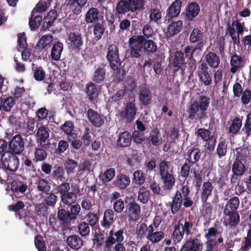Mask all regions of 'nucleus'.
<instances>
[{"instance_id": "33", "label": "nucleus", "mask_w": 251, "mask_h": 251, "mask_svg": "<svg viewBox=\"0 0 251 251\" xmlns=\"http://www.w3.org/2000/svg\"><path fill=\"white\" fill-rule=\"evenodd\" d=\"M213 186L211 182H204L202 185L201 193V199L202 202L207 201L208 198L212 195Z\"/></svg>"}, {"instance_id": "9", "label": "nucleus", "mask_w": 251, "mask_h": 251, "mask_svg": "<svg viewBox=\"0 0 251 251\" xmlns=\"http://www.w3.org/2000/svg\"><path fill=\"white\" fill-rule=\"evenodd\" d=\"M139 101L143 106H149L152 103V95L150 88L146 84L140 87L139 92Z\"/></svg>"}, {"instance_id": "44", "label": "nucleus", "mask_w": 251, "mask_h": 251, "mask_svg": "<svg viewBox=\"0 0 251 251\" xmlns=\"http://www.w3.org/2000/svg\"><path fill=\"white\" fill-rule=\"evenodd\" d=\"M53 36L51 34L45 35L42 36L37 44V47L39 50H43L47 47L51 46V43L53 42Z\"/></svg>"}, {"instance_id": "46", "label": "nucleus", "mask_w": 251, "mask_h": 251, "mask_svg": "<svg viewBox=\"0 0 251 251\" xmlns=\"http://www.w3.org/2000/svg\"><path fill=\"white\" fill-rule=\"evenodd\" d=\"M31 69L33 72V77L36 81H42L45 79L46 73L42 67L32 63Z\"/></svg>"}, {"instance_id": "5", "label": "nucleus", "mask_w": 251, "mask_h": 251, "mask_svg": "<svg viewBox=\"0 0 251 251\" xmlns=\"http://www.w3.org/2000/svg\"><path fill=\"white\" fill-rule=\"evenodd\" d=\"M137 112V107L135 100L126 103L125 108L120 112V116L123 120H126L127 123L131 122L135 118Z\"/></svg>"}, {"instance_id": "17", "label": "nucleus", "mask_w": 251, "mask_h": 251, "mask_svg": "<svg viewBox=\"0 0 251 251\" xmlns=\"http://www.w3.org/2000/svg\"><path fill=\"white\" fill-rule=\"evenodd\" d=\"M201 156V152L199 148L192 147L186 153V160L192 165L197 166V163L200 160Z\"/></svg>"}, {"instance_id": "29", "label": "nucleus", "mask_w": 251, "mask_h": 251, "mask_svg": "<svg viewBox=\"0 0 251 251\" xmlns=\"http://www.w3.org/2000/svg\"><path fill=\"white\" fill-rule=\"evenodd\" d=\"M190 251H202V244L197 236H190L185 241Z\"/></svg>"}, {"instance_id": "38", "label": "nucleus", "mask_w": 251, "mask_h": 251, "mask_svg": "<svg viewBox=\"0 0 251 251\" xmlns=\"http://www.w3.org/2000/svg\"><path fill=\"white\" fill-rule=\"evenodd\" d=\"M204 45H196L193 48L191 46H187L184 49V51L186 56L190 55L195 58L198 57L202 51Z\"/></svg>"}, {"instance_id": "64", "label": "nucleus", "mask_w": 251, "mask_h": 251, "mask_svg": "<svg viewBox=\"0 0 251 251\" xmlns=\"http://www.w3.org/2000/svg\"><path fill=\"white\" fill-rule=\"evenodd\" d=\"M230 214L226 215L228 218V224L230 227L236 226L240 221V216L237 212H230Z\"/></svg>"}, {"instance_id": "7", "label": "nucleus", "mask_w": 251, "mask_h": 251, "mask_svg": "<svg viewBox=\"0 0 251 251\" xmlns=\"http://www.w3.org/2000/svg\"><path fill=\"white\" fill-rule=\"evenodd\" d=\"M86 115L91 124L96 128L100 127L104 124V117L91 108L88 109Z\"/></svg>"}, {"instance_id": "50", "label": "nucleus", "mask_w": 251, "mask_h": 251, "mask_svg": "<svg viewBox=\"0 0 251 251\" xmlns=\"http://www.w3.org/2000/svg\"><path fill=\"white\" fill-rule=\"evenodd\" d=\"M115 175V170L113 168L107 169L103 174L100 176V179L102 184H106V183L113 179Z\"/></svg>"}, {"instance_id": "52", "label": "nucleus", "mask_w": 251, "mask_h": 251, "mask_svg": "<svg viewBox=\"0 0 251 251\" xmlns=\"http://www.w3.org/2000/svg\"><path fill=\"white\" fill-rule=\"evenodd\" d=\"M86 222L80 221L77 225L78 232L81 237H86L90 234V227Z\"/></svg>"}, {"instance_id": "47", "label": "nucleus", "mask_w": 251, "mask_h": 251, "mask_svg": "<svg viewBox=\"0 0 251 251\" xmlns=\"http://www.w3.org/2000/svg\"><path fill=\"white\" fill-rule=\"evenodd\" d=\"M57 16V13L55 10H50L47 16L45 17V22L43 23V28L45 30L48 29L52 25Z\"/></svg>"}, {"instance_id": "23", "label": "nucleus", "mask_w": 251, "mask_h": 251, "mask_svg": "<svg viewBox=\"0 0 251 251\" xmlns=\"http://www.w3.org/2000/svg\"><path fill=\"white\" fill-rule=\"evenodd\" d=\"M189 42L191 44L196 45H204L205 42L203 40V32L199 28H194L190 33L189 36Z\"/></svg>"}, {"instance_id": "37", "label": "nucleus", "mask_w": 251, "mask_h": 251, "mask_svg": "<svg viewBox=\"0 0 251 251\" xmlns=\"http://www.w3.org/2000/svg\"><path fill=\"white\" fill-rule=\"evenodd\" d=\"M85 19L87 23H96L101 20V18H100L98 9L94 7L89 9L85 15Z\"/></svg>"}, {"instance_id": "43", "label": "nucleus", "mask_w": 251, "mask_h": 251, "mask_svg": "<svg viewBox=\"0 0 251 251\" xmlns=\"http://www.w3.org/2000/svg\"><path fill=\"white\" fill-rule=\"evenodd\" d=\"M174 173L173 167H171V163L165 160H160L158 164V173L159 176L166 175V174Z\"/></svg>"}, {"instance_id": "42", "label": "nucleus", "mask_w": 251, "mask_h": 251, "mask_svg": "<svg viewBox=\"0 0 251 251\" xmlns=\"http://www.w3.org/2000/svg\"><path fill=\"white\" fill-rule=\"evenodd\" d=\"M185 64L184 53L181 51H176L175 53L174 58L173 60L172 65L176 71L179 70L181 66Z\"/></svg>"}, {"instance_id": "1", "label": "nucleus", "mask_w": 251, "mask_h": 251, "mask_svg": "<svg viewBox=\"0 0 251 251\" xmlns=\"http://www.w3.org/2000/svg\"><path fill=\"white\" fill-rule=\"evenodd\" d=\"M210 103V98L204 96H200L198 100L194 101L187 108L186 112L187 119L195 121L204 120L206 117V111Z\"/></svg>"}, {"instance_id": "16", "label": "nucleus", "mask_w": 251, "mask_h": 251, "mask_svg": "<svg viewBox=\"0 0 251 251\" xmlns=\"http://www.w3.org/2000/svg\"><path fill=\"white\" fill-rule=\"evenodd\" d=\"M205 64L211 68L216 69L220 64V56L215 52L208 51L204 57Z\"/></svg>"}, {"instance_id": "11", "label": "nucleus", "mask_w": 251, "mask_h": 251, "mask_svg": "<svg viewBox=\"0 0 251 251\" xmlns=\"http://www.w3.org/2000/svg\"><path fill=\"white\" fill-rule=\"evenodd\" d=\"M105 67L106 64L104 63L95 66L92 77V80L94 83L96 84L102 83L106 80V71Z\"/></svg>"}, {"instance_id": "34", "label": "nucleus", "mask_w": 251, "mask_h": 251, "mask_svg": "<svg viewBox=\"0 0 251 251\" xmlns=\"http://www.w3.org/2000/svg\"><path fill=\"white\" fill-rule=\"evenodd\" d=\"M240 153H237V156L235 159V161L232 165V172L234 173V175L239 176H242L246 171V167L240 160Z\"/></svg>"}, {"instance_id": "63", "label": "nucleus", "mask_w": 251, "mask_h": 251, "mask_svg": "<svg viewBox=\"0 0 251 251\" xmlns=\"http://www.w3.org/2000/svg\"><path fill=\"white\" fill-rule=\"evenodd\" d=\"M86 223L91 227L95 226L99 223V217L97 214L89 212L85 216Z\"/></svg>"}, {"instance_id": "62", "label": "nucleus", "mask_w": 251, "mask_h": 251, "mask_svg": "<svg viewBox=\"0 0 251 251\" xmlns=\"http://www.w3.org/2000/svg\"><path fill=\"white\" fill-rule=\"evenodd\" d=\"M34 244L38 251H46L47 247L45 241L41 235L38 234L35 236L34 239Z\"/></svg>"}, {"instance_id": "56", "label": "nucleus", "mask_w": 251, "mask_h": 251, "mask_svg": "<svg viewBox=\"0 0 251 251\" xmlns=\"http://www.w3.org/2000/svg\"><path fill=\"white\" fill-rule=\"evenodd\" d=\"M78 166V162L75 160L68 158L64 163L65 171L68 175L75 173L76 168Z\"/></svg>"}, {"instance_id": "19", "label": "nucleus", "mask_w": 251, "mask_h": 251, "mask_svg": "<svg viewBox=\"0 0 251 251\" xmlns=\"http://www.w3.org/2000/svg\"><path fill=\"white\" fill-rule=\"evenodd\" d=\"M138 41L143 45L144 50L147 52L148 55L156 51L157 46L153 40L145 39L144 36H138Z\"/></svg>"}, {"instance_id": "48", "label": "nucleus", "mask_w": 251, "mask_h": 251, "mask_svg": "<svg viewBox=\"0 0 251 251\" xmlns=\"http://www.w3.org/2000/svg\"><path fill=\"white\" fill-rule=\"evenodd\" d=\"M126 1L131 9V12H134L143 9L146 0H126Z\"/></svg>"}, {"instance_id": "25", "label": "nucleus", "mask_w": 251, "mask_h": 251, "mask_svg": "<svg viewBox=\"0 0 251 251\" xmlns=\"http://www.w3.org/2000/svg\"><path fill=\"white\" fill-rule=\"evenodd\" d=\"M52 180L58 182H65L67 178L65 175V169L62 166L54 167L50 174Z\"/></svg>"}, {"instance_id": "26", "label": "nucleus", "mask_w": 251, "mask_h": 251, "mask_svg": "<svg viewBox=\"0 0 251 251\" xmlns=\"http://www.w3.org/2000/svg\"><path fill=\"white\" fill-rule=\"evenodd\" d=\"M183 27V22L181 20L173 22L167 27L166 36L171 37L177 34L180 32Z\"/></svg>"}, {"instance_id": "59", "label": "nucleus", "mask_w": 251, "mask_h": 251, "mask_svg": "<svg viewBox=\"0 0 251 251\" xmlns=\"http://www.w3.org/2000/svg\"><path fill=\"white\" fill-rule=\"evenodd\" d=\"M242 125V120L239 118H235L229 127V132L233 134H237L240 129Z\"/></svg>"}, {"instance_id": "6", "label": "nucleus", "mask_w": 251, "mask_h": 251, "mask_svg": "<svg viewBox=\"0 0 251 251\" xmlns=\"http://www.w3.org/2000/svg\"><path fill=\"white\" fill-rule=\"evenodd\" d=\"M8 145L11 152L15 154H20L24 150V138L20 134H16L12 138Z\"/></svg>"}, {"instance_id": "31", "label": "nucleus", "mask_w": 251, "mask_h": 251, "mask_svg": "<svg viewBox=\"0 0 251 251\" xmlns=\"http://www.w3.org/2000/svg\"><path fill=\"white\" fill-rule=\"evenodd\" d=\"M114 221V212L111 209H106L104 213L103 220L101 222V226L105 229L109 228Z\"/></svg>"}, {"instance_id": "13", "label": "nucleus", "mask_w": 251, "mask_h": 251, "mask_svg": "<svg viewBox=\"0 0 251 251\" xmlns=\"http://www.w3.org/2000/svg\"><path fill=\"white\" fill-rule=\"evenodd\" d=\"M27 188L26 179L22 176L11 182V189L13 193L23 194L26 191Z\"/></svg>"}, {"instance_id": "58", "label": "nucleus", "mask_w": 251, "mask_h": 251, "mask_svg": "<svg viewBox=\"0 0 251 251\" xmlns=\"http://www.w3.org/2000/svg\"><path fill=\"white\" fill-rule=\"evenodd\" d=\"M42 21V16L36 15L32 16L31 14V17L29 20V25L31 30H34L38 28Z\"/></svg>"}, {"instance_id": "27", "label": "nucleus", "mask_w": 251, "mask_h": 251, "mask_svg": "<svg viewBox=\"0 0 251 251\" xmlns=\"http://www.w3.org/2000/svg\"><path fill=\"white\" fill-rule=\"evenodd\" d=\"M164 237V233L163 231H154V229L152 225L149 226V233L147 236V239L152 243H157L160 242Z\"/></svg>"}, {"instance_id": "61", "label": "nucleus", "mask_w": 251, "mask_h": 251, "mask_svg": "<svg viewBox=\"0 0 251 251\" xmlns=\"http://www.w3.org/2000/svg\"><path fill=\"white\" fill-rule=\"evenodd\" d=\"M43 148H38L35 149L34 156L36 162L43 161L48 156L47 151Z\"/></svg>"}, {"instance_id": "35", "label": "nucleus", "mask_w": 251, "mask_h": 251, "mask_svg": "<svg viewBox=\"0 0 251 251\" xmlns=\"http://www.w3.org/2000/svg\"><path fill=\"white\" fill-rule=\"evenodd\" d=\"M173 174L171 172L169 174H166L160 176L165 190H171L175 184L176 179Z\"/></svg>"}, {"instance_id": "39", "label": "nucleus", "mask_w": 251, "mask_h": 251, "mask_svg": "<svg viewBox=\"0 0 251 251\" xmlns=\"http://www.w3.org/2000/svg\"><path fill=\"white\" fill-rule=\"evenodd\" d=\"M128 12H131V9L129 7L126 0H120L116 5L115 15L117 17L125 15Z\"/></svg>"}, {"instance_id": "24", "label": "nucleus", "mask_w": 251, "mask_h": 251, "mask_svg": "<svg viewBox=\"0 0 251 251\" xmlns=\"http://www.w3.org/2000/svg\"><path fill=\"white\" fill-rule=\"evenodd\" d=\"M57 219L64 225H68L73 222L69 211H66L62 207H58L57 211Z\"/></svg>"}, {"instance_id": "49", "label": "nucleus", "mask_w": 251, "mask_h": 251, "mask_svg": "<svg viewBox=\"0 0 251 251\" xmlns=\"http://www.w3.org/2000/svg\"><path fill=\"white\" fill-rule=\"evenodd\" d=\"M150 198V192L147 188L144 186L140 187L137 196V200L143 204L148 202Z\"/></svg>"}, {"instance_id": "32", "label": "nucleus", "mask_w": 251, "mask_h": 251, "mask_svg": "<svg viewBox=\"0 0 251 251\" xmlns=\"http://www.w3.org/2000/svg\"><path fill=\"white\" fill-rule=\"evenodd\" d=\"M240 204V201L238 197H233L230 198L226 205L224 209L225 215L230 214V212H236Z\"/></svg>"}, {"instance_id": "41", "label": "nucleus", "mask_w": 251, "mask_h": 251, "mask_svg": "<svg viewBox=\"0 0 251 251\" xmlns=\"http://www.w3.org/2000/svg\"><path fill=\"white\" fill-rule=\"evenodd\" d=\"M130 183V179L128 176L125 174H120L116 177L115 185L120 189H125Z\"/></svg>"}, {"instance_id": "15", "label": "nucleus", "mask_w": 251, "mask_h": 251, "mask_svg": "<svg viewBox=\"0 0 251 251\" xmlns=\"http://www.w3.org/2000/svg\"><path fill=\"white\" fill-rule=\"evenodd\" d=\"M66 242L67 246L73 250L77 251L84 245V241L82 238L76 234L69 235L66 238Z\"/></svg>"}, {"instance_id": "30", "label": "nucleus", "mask_w": 251, "mask_h": 251, "mask_svg": "<svg viewBox=\"0 0 251 251\" xmlns=\"http://www.w3.org/2000/svg\"><path fill=\"white\" fill-rule=\"evenodd\" d=\"M74 129V125L73 122L70 121H66L60 126V129L68 135V140L70 142L71 141L70 138H72L73 139L77 138V133L73 132Z\"/></svg>"}, {"instance_id": "20", "label": "nucleus", "mask_w": 251, "mask_h": 251, "mask_svg": "<svg viewBox=\"0 0 251 251\" xmlns=\"http://www.w3.org/2000/svg\"><path fill=\"white\" fill-rule=\"evenodd\" d=\"M128 214L129 219L132 221H137L140 218L141 207L134 201H130L127 205Z\"/></svg>"}, {"instance_id": "4", "label": "nucleus", "mask_w": 251, "mask_h": 251, "mask_svg": "<svg viewBox=\"0 0 251 251\" xmlns=\"http://www.w3.org/2000/svg\"><path fill=\"white\" fill-rule=\"evenodd\" d=\"M37 143L43 148L48 149L50 145V130L45 126H41L37 129L35 134Z\"/></svg>"}, {"instance_id": "21", "label": "nucleus", "mask_w": 251, "mask_h": 251, "mask_svg": "<svg viewBox=\"0 0 251 251\" xmlns=\"http://www.w3.org/2000/svg\"><path fill=\"white\" fill-rule=\"evenodd\" d=\"M68 40L71 46L79 50L83 45L82 36L78 32H71L68 35Z\"/></svg>"}, {"instance_id": "22", "label": "nucleus", "mask_w": 251, "mask_h": 251, "mask_svg": "<svg viewBox=\"0 0 251 251\" xmlns=\"http://www.w3.org/2000/svg\"><path fill=\"white\" fill-rule=\"evenodd\" d=\"M200 12V6L197 2L189 3L186 9L185 17L188 21H192L198 16Z\"/></svg>"}, {"instance_id": "54", "label": "nucleus", "mask_w": 251, "mask_h": 251, "mask_svg": "<svg viewBox=\"0 0 251 251\" xmlns=\"http://www.w3.org/2000/svg\"><path fill=\"white\" fill-rule=\"evenodd\" d=\"M62 203L67 205L75 203L77 199V196L72 192H68L60 198Z\"/></svg>"}, {"instance_id": "28", "label": "nucleus", "mask_w": 251, "mask_h": 251, "mask_svg": "<svg viewBox=\"0 0 251 251\" xmlns=\"http://www.w3.org/2000/svg\"><path fill=\"white\" fill-rule=\"evenodd\" d=\"M131 134L128 131H124L119 134L117 145L121 148L128 147L131 145Z\"/></svg>"}, {"instance_id": "8", "label": "nucleus", "mask_w": 251, "mask_h": 251, "mask_svg": "<svg viewBox=\"0 0 251 251\" xmlns=\"http://www.w3.org/2000/svg\"><path fill=\"white\" fill-rule=\"evenodd\" d=\"M96 83L93 82H89L85 86L84 93L88 99L89 101L95 104L98 102L100 91L98 88Z\"/></svg>"}, {"instance_id": "53", "label": "nucleus", "mask_w": 251, "mask_h": 251, "mask_svg": "<svg viewBox=\"0 0 251 251\" xmlns=\"http://www.w3.org/2000/svg\"><path fill=\"white\" fill-rule=\"evenodd\" d=\"M146 178L145 174L141 170H137L133 174L132 183L141 186L145 183Z\"/></svg>"}, {"instance_id": "36", "label": "nucleus", "mask_w": 251, "mask_h": 251, "mask_svg": "<svg viewBox=\"0 0 251 251\" xmlns=\"http://www.w3.org/2000/svg\"><path fill=\"white\" fill-rule=\"evenodd\" d=\"M104 31L105 27L104 26V21L103 17H101V20L95 23L93 25V34L94 35V39L96 41L99 40L101 38Z\"/></svg>"}, {"instance_id": "10", "label": "nucleus", "mask_w": 251, "mask_h": 251, "mask_svg": "<svg viewBox=\"0 0 251 251\" xmlns=\"http://www.w3.org/2000/svg\"><path fill=\"white\" fill-rule=\"evenodd\" d=\"M209 68L205 64V63L202 62L199 66L198 75L200 80L203 83L205 86H208L211 84L212 77L209 74Z\"/></svg>"}, {"instance_id": "3", "label": "nucleus", "mask_w": 251, "mask_h": 251, "mask_svg": "<svg viewBox=\"0 0 251 251\" xmlns=\"http://www.w3.org/2000/svg\"><path fill=\"white\" fill-rule=\"evenodd\" d=\"M1 164L10 172H15L19 166V158L11 152H5L1 155Z\"/></svg>"}, {"instance_id": "14", "label": "nucleus", "mask_w": 251, "mask_h": 251, "mask_svg": "<svg viewBox=\"0 0 251 251\" xmlns=\"http://www.w3.org/2000/svg\"><path fill=\"white\" fill-rule=\"evenodd\" d=\"M129 44L130 46V54L133 58H140L142 55L143 45L138 41V36L136 38H130Z\"/></svg>"}, {"instance_id": "55", "label": "nucleus", "mask_w": 251, "mask_h": 251, "mask_svg": "<svg viewBox=\"0 0 251 251\" xmlns=\"http://www.w3.org/2000/svg\"><path fill=\"white\" fill-rule=\"evenodd\" d=\"M193 183L197 188H200L202 185L203 176L201 171H198L194 169L193 172Z\"/></svg>"}, {"instance_id": "45", "label": "nucleus", "mask_w": 251, "mask_h": 251, "mask_svg": "<svg viewBox=\"0 0 251 251\" xmlns=\"http://www.w3.org/2000/svg\"><path fill=\"white\" fill-rule=\"evenodd\" d=\"M181 223H178L174 226V229L172 234V239L175 244L180 242L183 239L184 232L181 228Z\"/></svg>"}, {"instance_id": "2", "label": "nucleus", "mask_w": 251, "mask_h": 251, "mask_svg": "<svg viewBox=\"0 0 251 251\" xmlns=\"http://www.w3.org/2000/svg\"><path fill=\"white\" fill-rule=\"evenodd\" d=\"M106 59L113 70H119L122 61L119 57V50L117 46L111 44L108 47Z\"/></svg>"}, {"instance_id": "51", "label": "nucleus", "mask_w": 251, "mask_h": 251, "mask_svg": "<svg viewBox=\"0 0 251 251\" xmlns=\"http://www.w3.org/2000/svg\"><path fill=\"white\" fill-rule=\"evenodd\" d=\"M36 184H37V189L39 192L48 194L50 190L51 187L50 183L45 178H39Z\"/></svg>"}, {"instance_id": "57", "label": "nucleus", "mask_w": 251, "mask_h": 251, "mask_svg": "<svg viewBox=\"0 0 251 251\" xmlns=\"http://www.w3.org/2000/svg\"><path fill=\"white\" fill-rule=\"evenodd\" d=\"M227 145L226 142V140H220L217 147L216 154L219 159L225 156L227 152Z\"/></svg>"}, {"instance_id": "18", "label": "nucleus", "mask_w": 251, "mask_h": 251, "mask_svg": "<svg viewBox=\"0 0 251 251\" xmlns=\"http://www.w3.org/2000/svg\"><path fill=\"white\" fill-rule=\"evenodd\" d=\"M162 138L159 129L154 127L151 130L149 137L146 139L147 142L150 145L157 147L162 143Z\"/></svg>"}, {"instance_id": "40", "label": "nucleus", "mask_w": 251, "mask_h": 251, "mask_svg": "<svg viewBox=\"0 0 251 251\" xmlns=\"http://www.w3.org/2000/svg\"><path fill=\"white\" fill-rule=\"evenodd\" d=\"M63 50V44L61 42L54 43L52 47L50 56L52 60L58 61L61 57V54Z\"/></svg>"}, {"instance_id": "60", "label": "nucleus", "mask_w": 251, "mask_h": 251, "mask_svg": "<svg viewBox=\"0 0 251 251\" xmlns=\"http://www.w3.org/2000/svg\"><path fill=\"white\" fill-rule=\"evenodd\" d=\"M124 229L121 228L117 230L114 233V237H113V240L111 241L109 245V251L111 249L112 246L116 243H122L124 240Z\"/></svg>"}, {"instance_id": "12", "label": "nucleus", "mask_w": 251, "mask_h": 251, "mask_svg": "<svg viewBox=\"0 0 251 251\" xmlns=\"http://www.w3.org/2000/svg\"><path fill=\"white\" fill-rule=\"evenodd\" d=\"M181 5L182 2L180 0H175L167 9L166 21L169 22L173 18L178 16L181 11Z\"/></svg>"}]
</instances>
